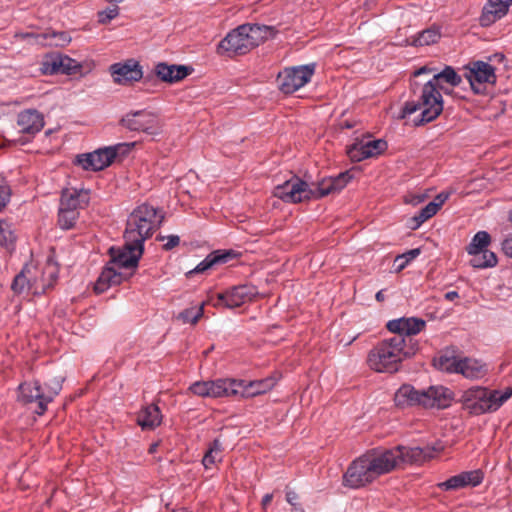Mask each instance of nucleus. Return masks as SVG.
Instances as JSON below:
<instances>
[{"instance_id": "f257e3e1", "label": "nucleus", "mask_w": 512, "mask_h": 512, "mask_svg": "<svg viewBox=\"0 0 512 512\" xmlns=\"http://www.w3.org/2000/svg\"><path fill=\"white\" fill-rule=\"evenodd\" d=\"M461 82L462 78L455 69L445 66L425 84L412 83V99L405 103L400 118L421 111L420 124L435 120L443 111V99L440 91L451 94L452 88L459 86Z\"/></svg>"}, {"instance_id": "f03ea898", "label": "nucleus", "mask_w": 512, "mask_h": 512, "mask_svg": "<svg viewBox=\"0 0 512 512\" xmlns=\"http://www.w3.org/2000/svg\"><path fill=\"white\" fill-rule=\"evenodd\" d=\"M351 179L352 175L349 171L342 172L336 177L324 178L312 184L297 176H292L283 184L277 185L273 190V195L287 203H300L340 192Z\"/></svg>"}, {"instance_id": "7ed1b4c3", "label": "nucleus", "mask_w": 512, "mask_h": 512, "mask_svg": "<svg viewBox=\"0 0 512 512\" xmlns=\"http://www.w3.org/2000/svg\"><path fill=\"white\" fill-rule=\"evenodd\" d=\"M124 241L123 247H111L109 249L111 260L110 263L103 268L95 283L94 290L96 293H103L109 287L120 284L132 275L123 273L120 269H135L138 266V262L144 251V246L138 242H130L129 239H124Z\"/></svg>"}, {"instance_id": "20e7f679", "label": "nucleus", "mask_w": 512, "mask_h": 512, "mask_svg": "<svg viewBox=\"0 0 512 512\" xmlns=\"http://www.w3.org/2000/svg\"><path fill=\"white\" fill-rule=\"evenodd\" d=\"M435 450L430 447L397 446L392 449H372L364 455L377 479L405 464L422 463L434 456Z\"/></svg>"}, {"instance_id": "39448f33", "label": "nucleus", "mask_w": 512, "mask_h": 512, "mask_svg": "<svg viewBox=\"0 0 512 512\" xmlns=\"http://www.w3.org/2000/svg\"><path fill=\"white\" fill-rule=\"evenodd\" d=\"M415 354V346H409L406 338L394 335L384 339L368 353V366L379 373H394L400 368L402 361Z\"/></svg>"}, {"instance_id": "423d86ee", "label": "nucleus", "mask_w": 512, "mask_h": 512, "mask_svg": "<svg viewBox=\"0 0 512 512\" xmlns=\"http://www.w3.org/2000/svg\"><path fill=\"white\" fill-rule=\"evenodd\" d=\"M275 34L272 26L243 24L229 32L218 45V53L244 55Z\"/></svg>"}, {"instance_id": "0eeeda50", "label": "nucleus", "mask_w": 512, "mask_h": 512, "mask_svg": "<svg viewBox=\"0 0 512 512\" xmlns=\"http://www.w3.org/2000/svg\"><path fill=\"white\" fill-rule=\"evenodd\" d=\"M453 392L442 385L430 386L426 390H416L412 385L404 384L395 393L396 406L404 408L421 406L424 408L445 409L453 401Z\"/></svg>"}, {"instance_id": "6e6552de", "label": "nucleus", "mask_w": 512, "mask_h": 512, "mask_svg": "<svg viewBox=\"0 0 512 512\" xmlns=\"http://www.w3.org/2000/svg\"><path fill=\"white\" fill-rule=\"evenodd\" d=\"M163 215L149 204L138 206L127 219L124 239L144 246V241L152 236L162 223Z\"/></svg>"}, {"instance_id": "1a4fd4ad", "label": "nucleus", "mask_w": 512, "mask_h": 512, "mask_svg": "<svg viewBox=\"0 0 512 512\" xmlns=\"http://www.w3.org/2000/svg\"><path fill=\"white\" fill-rule=\"evenodd\" d=\"M512 396V388L505 391L472 387L462 396L463 403L470 413L480 415L498 410Z\"/></svg>"}, {"instance_id": "9d476101", "label": "nucleus", "mask_w": 512, "mask_h": 512, "mask_svg": "<svg viewBox=\"0 0 512 512\" xmlns=\"http://www.w3.org/2000/svg\"><path fill=\"white\" fill-rule=\"evenodd\" d=\"M315 64L286 67L279 71L276 82L284 94H292L310 82L315 73Z\"/></svg>"}, {"instance_id": "9b49d317", "label": "nucleus", "mask_w": 512, "mask_h": 512, "mask_svg": "<svg viewBox=\"0 0 512 512\" xmlns=\"http://www.w3.org/2000/svg\"><path fill=\"white\" fill-rule=\"evenodd\" d=\"M466 70V78L475 94H484L487 84L496 82L495 68L487 62H472Z\"/></svg>"}, {"instance_id": "f8f14e48", "label": "nucleus", "mask_w": 512, "mask_h": 512, "mask_svg": "<svg viewBox=\"0 0 512 512\" xmlns=\"http://www.w3.org/2000/svg\"><path fill=\"white\" fill-rule=\"evenodd\" d=\"M374 480L376 478L364 454L355 459L343 475V485L353 489L364 487Z\"/></svg>"}, {"instance_id": "ddd939ff", "label": "nucleus", "mask_w": 512, "mask_h": 512, "mask_svg": "<svg viewBox=\"0 0 512 512\" xmlns=\"http://www.w3.org/2000/svg\"><path fill=\"white\" fill-rule=\"evenodd\" d=\"M237 385L232 379H217L195 382L189 387V390L200 397H232L237 394V390L234 388Z\"/></svg>"}, {"instance_id": "4468645a", "label": "nucleus", "mask_w": 512, "mask_h": 512, "mask_svg": "<svg viewBox=\"0 0 512 512\" xmlns=\"http://www.w3.org/2000/svg\"><path fill=\"white\" fill-rule=\"evenodd\" d=\"M121 124L131 131L144 132L148 135L159 134L161 128L158 117L146 110L127 113L121 119Z\"/></svg>"}, {"instance_id": "2eb2a0df", "label": "nucleus", "mask_w": 512, "mask_h": 512, "mask_svg": "<svg viewBox=\"0 0 512 512\" xmlns=\"http://www.w3.org/2000/svg\"><path fill=\"white\" fill-rule=\"evenodd\" d=\"M257 293L256 287L252 285L235 286L217 294V299L213 305L215 307L237 308L246 302L252 301Z\"/></svg>"}, {"instance_id": "dca6fc26", "label": "nucleus", "mask_w": 512, "mask_h": 512, "mask_svg": "<svg viewBox=\"0 0 512 512\" xmlns=\"http://www.w3.org/2000/svg\"><path fill=\"white\" fill-rule=\"evenodd\" d=\"M116 156V147H104L91 153L78 155L76 164L84 170L100 171L111 165Z\"/></svg>"}, {"instance_id": "f3484780", "label": "nucleus", "mask_w": 512, "mask_h": 512, "mask_svg": "<svg viewBox=\"0 0 512 512\" xmlns=\"http://www.w3.org/2000/svg\"><path fill=\"white\" fill-rule=\"evenodd\" d=\"M426 326V322L421 318L416 317H402L390 320L386 327L394 333V335L403 336L406 338V343L409 346L414 345L415 351L417 350V343L413 342L412 335L420 333Z\"/></svg>"}, {"instance_id": "a211bd4d", "label": "nucleus", "mask_w": 512, "mask_h": 512, "mask_svg": "<svg viewBox=\"0 0 512 512\" xmlns=\"http://www.w3.org/2000/svg\"><path fill=\"white\" fill-rule=\"evenodd\" d=\"M44 397V389L37 380L21 383L18 387V401L23 404L37 403L35 412L38 415H43L47 410L48 402Z\"/></svg>"}, {"instance_id": "6ab92c4d", "label": "nucleus", "mask_w": 512, "mask_h": 512, "mask_svg": "<svg viewBox=\"0 0 512 512\" xmlns=\"http://www.w3.org/2000/svg\"><path fill=\"white\" fill-rule=\"evenodd\" d=\"M387 148L384 140L357 141L347 149V154L353 162H360L364 159L375 157Z\"/></svg>"}, {"instance_id": "aec40b11", "label": "nucleus", "mask_w": 512, "mask_h": 512, "mask_svg": "<svg viewBox=\"0 0 512 512\" xmlns=\"http://www.w3.org/2000/svg\"><path fill=\"white\" fill-rule=\"evenodd\" d=\"M110 71L114 82L122 85L139 81L143 75L139 63L132 59L125 63H115L111 65Z\"/></svg>"}, {"instance_id": "412c9836", "label": "nucleus", "mask_w": 512, "mask_h": 512, "mask_svg": "<svg viewBox=\"0 0 512 512\" xmlns=\"http://www.w3.org/2000/svg\"><path fill=\"white\" fill-rule=\"evenodd\" d=\"M17 125L23 134L34 136L44 127V118L36 109H26L18 114Z\"/></svg>"}, {"instance_id": "4be33fe9", "label": "nucleus", "mask_w": 512, "mask_h": 512, "mask_svg": "<svg viewBox=\"0 0 512 512\" xmlns=\"http://www.w3.org/2000/svg\"><path fill=\"white\" fill-rule=\"evenodd\" d=\"M232 381L239 384L234 387L237 390V394L234 397H254L270 391L276 384L273 378H265L262 380L250 381L248 383L243 380L232 379Z\"/></svg>"}, {"instance_id": "5701e85b", "label": "nucleus", "mask_w": 512, "mask_h": 512, "mask_svg": "<svg viewBox=\"0 0 512 512\" xmlns=\"http://www.w3.org/2000/svg\"><path fill=\"white\" fill-rule=\"evenodd\" d=\"M89 200L88 190L66 188L62 191L59 207L79 212L88 205Z\"/></svg>"}, {"instance_id": "b1692460", "label": "nucleus", "mask_w": 512, "mask_h": 512, "mask_svg": "<svg viewBox=\"0 0 512 512\" xmlns=\"http://www.w3.org/2000/svg\"><path fill=\"white\" fill-rule=\"evenodd\" d=\"M509 5L504 0H488L483 7L480 24L484 27L490 26L501 19L508 12Z\"/></svg>"}, {"instance_id": "393cba45", "label": "nucleus", "mask_w": 512, "mask_h": 512, "mask_svg": "<svg viewBox=\"0 0 512 512\" xmlns=\"http://www.w3.org/2000/svg\"><path fill=\"white\" fill-rule=\"evenodd\" d=\"M191 73V69L184 65H168L159 63L155 67V74L159 79L168 83H176L183 80Z\"/></svg>"}, {"instance_id": "a878e982", "label": "nucleus", "mask_w": 512, "mask_h": 512, "mask_svg": "<svg viewBox=\"0 0 512 512\" xmlns=\"http://www.w3.org/2000/svg\"><path fill=\"white\" fill-rule=\"evenodd\" d=\"M448 197V193L442 192L438 194L432 202L427 204L417 215L411 219L410 228L417 229L422 223L433 217L440 209V207L445 203Z\"/></svg>"}, {"instance_id": "bb28decb", "label": "nucleus", "mask_w": 512, "mask_h": 512, "mask_svg": "<svg viewBox=\"0 0 512 512\" xmlns=\"http://www.w3.org/2000/svg\"><path fill=\"white\" fill-rule=\"evenodd\" d=\"M236 253L232 250L228 251H215L210 253L204 260H202L193 270L187 273L188 276L197 273H203L216 264H224L227 263L230 259L236 257Z\"/></svg>"}, {"instance_id": "cd10ccee", "label": "nucleus", "mask_w": 512, "mask_h": 512, "mask_svg": "<svg viewBox=\"0 0 512 512\" xmlns=\"http://www.w3.org/2000/svg\"><path fill=\"white\" fill-rule=\"evenodd\" d=\"M162 414L156 404H150L142 408L137 415V423L143 430H152L159 426Z\"/></svg>"}, {"instance_id": "c85d7f7f", "label": "nucleus", "mask_w": 512, "mask_h": 512, "mask_svg": "<svg viewBox=\"0 0 512 512\" xmlns=\"http://www.w3.org/2000/svg\"><path fill=\"white\" fill-rule=\"evenodd\" d=\"M468 379H479L487 374L486 365L476 359L461 358L458 366V372Z\"/></svg>"}, {"instance_id": "c756f323", "label": "nucleus", "mask_w": 512, "mask_h": 512, "mask_svg": "<svg viewBox=\"0 0 512 512\" xmlns=\"http://www.w3.org/2000/svg\"><path fill=\"white\" fill-rule=\"evenodd\" d=\"M441 37L438 27H430L405 40V45L426 46L436 43Z\"/></svg>"}, {"instance_id": "7c9ffc66", "label": "nucleus", "mask_w": 512, "mask_h": 512, "mask_svg": "<svg viewBox=\"0 0 512 512\" xmlns=\"http://www.w3.org/2000/svg\"><path fill=\"white\" fill-rule=\"evenodd\" d=\"M470 263L473 267L484 269L497 264V257L494 252L484 249L471 255Z\"/></svg>"}, {"instance_id": "2f4dec72", "label": "nucleus", "mask_w": 512, "mask_h": 512, "mask_svg": "<svg viewBox=\"0 0 512 512\" xmlns=\"http://www.w3.org/2000/svg\"><path fill=\"white\" fill-rule=\"evenodd\" d=\"M460 359L449 352H445L434 359V366L441 371L457 373Z\"/></svg>"}, {"instance_id": "473e14b6", "label": "nucleus", "mask_w": 512, "mask_h": 512, "mask_svg": "<svg viewBox=\"0 0 512 512\" xmlns=\"http://www.w3.org/2000/svg\"><path fill=\"white\" fill-rule=\"evenodd\" d=\"M58 265L52 257H48L42 272V288L52 287L58 277Z\"/></svg>"}, {"instance_id": "72a5a7b5", "label": "nucleus", "mask_w": 512, "mask_h": 512, "mask_svg": "<svg viewBox=\"0 0 512 512\" xmlns=\"http://www.w3.org/2000/svg\"><path fill=\"white\" fill-rule=\"evenodd\" d=\"M222 444L218 439H215L210 445L208 451L205 453L202 463L206 469H209L215 463L222 459Z\"/></svg>"}, {"instance_id": "f704fd0d", "label": "nucleus", "mask_w": 512, "mask_h": 512, "mask_svg": "<svg viewBox=\"0 0 512 512\" xmlns=\"http://www.w3.org/2000/svg\"><path fill=\"white\" fill-rule=\"evenodd\" d=\"M28 274H30V269H23L14 279L12 283V290L16 293H21L25 290V288H33L37 289L36 280L31 279Z\"/></svg>"}, {"instance_id": "c9c22d12", "label": "nucleus", "mask_w": 512, "mask_h": 512, "mask_svg": "<svg viewBox=\"0 0 512 512\" xmlns=\"http://www.w3.org/2000/svg\"><path fill=\"white\" fill-rule=\"evenodd\" d=\"M491 237L486 231L477 232L467 247V252L472 255L478 251L484 250L490 244Z\"/></svg>"}, {"instance_id": "e433bc0d", "label": "nucleus", "mask_w": 512, "mask_h": 512, "mask_svg": "<svg viewBox=\"0 0 512 512\" xmlns=\"http://www.w3.org/2000/svg\"><path fill=\"white\" fill-rule=\"evenodd\" d=\"M79 218V212L59 207L58 224L62 229L68 230L74 227Z\"/></svg>"}, {"instance_id": "4c0bfd02", "label": "nucleus", "mask_w": 512, "mask_h": 512, "mask_svg": "<svg viewBox=\"0 0 512 512\" xmlns=\"http://www.w3.org/2000/svg\"><path fill=\"white\" fill-rule=\"evenodd\" d=\"M204 302L197 306L187 308L178 315V319L182 320L183 323L195 324L203 315Z\"/></svg>"}, {"instance_id": "58836bf2", "label": "nucleus", "mask_w": 512, "mask_h": 512, "mask_svg": "<svg viewBox=\"0 0 512 512\" xmlns=\"http://www.w3.org/2000/svg\"><path fill=\"white\" fill-rule=\"evenodd\" d=\"M75 67L76 63L73 59L67 56H59L53 59L51 72L69 73Z\"/></svg>"}, {"instance_id": "ea45409f", "label": "nucleus", "mask_w": 512, "mask_h": 512, "mask_svg": "<svg viewBox=\"0 0 512 512\" xmlns=\"http://www.w3.org/2000/svg\"><path fill=\"white\" fill-rule=\"evenodd\" d=\"M15 239L12 225L5 220H0V243L9 246L14 243Z\"/></svg>"}, {"instance_id": "a19ab883", "label": "nucleus", "mask_w": 512, "mask_h": 512, "mask_svg": "<svg viewBox=\"0 0 512 512\" xmlns=\"http://www.w3.org/2000/svg\"><path fill=\"white\" fill-rule=\"evenodd\" d=\"M43 389H44V394H45L44 398L46 399V401L48 403H50L61 391L62 379H60V378L52 379L51 381H49V383L45 384V387H43Z\"/></svg>"}, {"instance_id": "79ce46f5", "label": "nucleus", "mask_w": 512, "mask_h": 512, "mask_svg": "<svg viewBox=\"0 0 512 512\" xmlns=\"http://www.w3.org/2000/svg\"><path fill=\"white\" fill-rule=\"evenodd\" d=\"M421 253L419 248L411 249L402 255H398L395 258V263H397V270H403L412 260L418 257Z\"/></svg>"}, {"instance_id": "37998d69", "label": "nucleus", "mask_w": 512, "mask_h": 512, "mask_svg": "<svg viewBox=\"0 0 512 512\" xmlns=\"http://www.w3.org/2000/svg\"><path fill=\"white\" fill-rule=\"evenodd\" d=\"M464 482V487L466 486H477L483 480V473L481 470H473L460 473Z\"/></svg>"}, {"instance_id": "c03bdc74", "label": "nucleus", "mask_w": 512, "mask_h": 512, "mask_svg": "<svg viewBox=\"0 0 512 512\" xmlns=\"http://www.w3.org/2000/svg\"><path fill=\"white\" fill-rule=\"evenodd\" d=\"M44 38H50L49 45L64 46L70 42V37L65 32H52L51 34H43Z\"/></svg>"}, {"instance_id": "a18cd8bd", "label": "nucleus", "mask_w": 512, "mask_h": 512, "mask_svg": "<svg viewBox=\"0 0 512 512\" xmlns=\"http://www.w3.org/2000/svg\"><path fill=\"white\" fill-rule=\"evenodd\" d=\"M119 14L117 3L98 13V20L101 24H108L112 19L116 18Z\"/></svg>"}, {"instance_id": "49530a36", "label": "nucleus", "mask_w": 512, "mask_h": 512, "mask_svg": "<svg viewBox=\"0 0 512 512\" xmlns=\"http://www.w3.org/2000/svg\"><path fill=\"white\" fill-rule=\"evenodd\" d=\"M438 486L444 490H456L459 488H463L464 482L461 477V474H458V475L452 476L445 482L440 483Z\"/></svg>"}, {"instance_id": "de8ad7c7", "label": "nucleus", "mask_w": 512, "mask_h": 512, "mask_svg": "<svg viewBox=\"0 0 512 512\" xmlns=\"http://www.w3.org/2000/svg\"><path fill=\"white\" fill-rule=\"evenodd\" d=\"M10 199V189L0 185V212L6 207Z\"/></svg>"}, {"instance_id": "09e8293b", "label": "nucleus", "mask_w": 512, "mask_h": 512, "mask_svg": "<svg viewBox=\"0 0 512 512\" xmlns=\"http://www.w3.org/2000/svg\"><path fill=\"white\" fill-rule=\"evenodd\" d=\"M165 239L167 240V242L163 245L165 250H171L178 246L180 243V238L177 235H169L167 237L160 238L161 241H164Z\"/></svg>"}, {"instance_id": "8fccbe9b", "label": "nucleus", "mask_w": 512, "mask_h": 512, "mask_svg": "<svg viewBox=\"0 0 512 512\" xmlns=\"http://www.w3.org/2000/svg\"><path fill=\"white\" fill-rule=\"evenodd\" d=\"M439 70L430 64L424 65L413 72V76L417 77L423 74H432L434 76Z\"/></svg>"}, {"instance_id": "3c124183", "label": "nucleus", "mask_w": 512, "mask_h": 512, "mask_svg": "<svg viewBox=\"0 0 512 512\" xmlns=\"http://www.w3.org/2000/svg\"><path fill=\"white\" fill-rule=\"evenodd\" d=\"M298 500H299V496L295 491H293L291 489L286 490V501L291 506L297 507V505L299 504Z\"/></svg>"}, {"instance_id": "603ef678", "label": "nucleus", "mask_w": 512, "mask_h": 512, "mask_svg": "<svg viewBox=\"0 0 512 512\" xmlns=\"http://www.w3.org/2000/svg\"><path fill=\"white\" fill-rule=\"evenodd\" d=\"M502 250L505 255L512 258V235L507 237L502 243Z\"/></svg>"}, {"instance_id": "864d4df0", "label": "nucleus", "mask_w": 512, "mask_h": 512, "mask_svg": "<svg viewBox=\"0 0 512 512\" xmlns=\"http://www.w3.org/2000/svg\"><path fill=\"white\" fill-rule=\"evenodd\" d=\"M425 199V195H412L411 198L408 200L409 203H412V204H419L421 202H423Z\"/></svg>"}, {"instance_id": "5fc2aeb1", "label": "nucleus", "mask_w": 512, "mask_h": 512, "mask_svg": "<svg viewBox=\"0 0 512 512\" xmlns=\"http://www.w3.org/2000/svg\"><path fill=\"white\" fill-rule=\"evenodd\" d=\"M445 299L448 300V301H454L455 299H457L459 297V294L458 292L456 291H449L447 292L445 295H444Z\"/></svg>"}, {"instance_id": "6e6d98bb", "label": "nucleus", "mask_w": 512, "mask_h": 512, "mask_svg": "<svg viewBox=\"0 0 512 512\" xmlns=\"http://www.w3.org/2000/svg\"><path fill=\"white\" fill-rule=\"evenodd\" d=\"M273 499V495L272 494H266L263 499H262V505L263 506H267L268 504H270V502L272 501Z\"/></svg>"}, {"instance_id": "4d7b16f0", "label": "nucleus", "mask_w": 512, "mask_h": 512, "mask_svg": "<svg viewBox=\"0 0 512 512\" xmlns=\"http://www.w3.org/2000/svg\"><path fill=\"white\" fill-rule=\"evenodd\" d=\"M376 300L379 301V302H382L384 301L385 299V295H384V290H380L376 293V296H375Z\"/></svg>"}, {"instance_id": "13d9d810", "label": "nucleus", "mask_w": 512, "mask_h": 512, "mask_svg": "<svg viewBox=\"0 0 512 512\" xmlns=\"http://www.w3.org/2000/svg\"><path fill=\"white\" fill-rule=\"evenodd\" d=\"M158 446H159V444H158V443H152V444L150 445V447H149L148 452H149L150 454L155 453V452L157 451Z\"/></svg>"}, {"instance_id": "bf43d9fd", "label": "nucleus", "mask_w": 512, "mask_h": 512, "mask_svg": "<svg viewBox=\"0 0 512 512\" xmlns=\"http://www.w3.org/2000/svg\"><path fill=\"white\" fill-rule=\"evenodd\" d=\"M343 127L347 128V129H351L353 127L352 124H350L348 121H346L344 124H343Z\"/></svg>"}, {"instance_id": "052dcab7", "label": "nucleus", "mask_w": 512, "mask_h": 512, "mask_svg": "<svg viewBox=\"0 0 512 512\" xmlns=\"http://www.w3.org/2000/svg\"><path fill=\"white\" fill-rule=\"evenodd\" d=\"M509 6L512 4V0H504Z\"/></svg>"}, {"instance_id": "680f3d73", "label": "nucleus", "mask_w": 512, "mask_h": 512, "mask_svg": "<svg viewBox=\"0 0 512 512\" xmlns=\"http://www.w3.org/2000/svg\"><path fill=\"white\" fill-rule=\"evenodd\" d=\"M509 219H510V221L512 222V210H511V211H510V213H509Z\"/></svg>"}]
</instances>
